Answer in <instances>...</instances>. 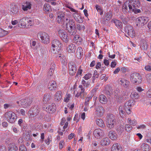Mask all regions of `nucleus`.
Instances as JSON below:
<instances>
[{
  "mask_svg": "<svg viewBox=\"0 0 151 151\" xmlns=\"http://www.w3.org/2000/svg\"><path fill=\"white\" fill-rule=\"evenodd\" d=\"M0 151H6V149L4 145H0Z\"/></svg>",
  "mask_w": 151,
  "mask_h": 151,
  "instance_id": "680f3d73",
  "label": "nucleus"
},
{
  "mask_svg": "<svg viewBox=\"0 0 151 151\" xmlns=\"http://www.w3.org/2000/svg\"><path fill=\"white\" fill-rule=\"evenodd\" d=\"M44 10L46 12H49L51 11V6L48 4H45L44 6Z\"/></svg>",
  "mask_w": 151,
  "mask_h": 151,
  "instance_id": "4c0bfd02",
  "label": "nucleus"
},
{
  "mask_svg": "<svg viewBox=\"0 0 151 151\" xmlns=\"http://www.w3.org/2000/svg\"><path fill=\"white\" fill-rule=\"evenodd\" d=\"M19 151H27V149L25 145H22L19 146Z\"/></svg>",
  "mask_w": 151,
  "mask_h": 151,
  "instance_id": "a18cd8bd",
  "label": "nucleus"
},
{
  "mask_svg": "<svg viewBox=\"0 0 151 151\" xmlns=\"http://www.w3.org/2000/svg\"><path fill=\"white\" fill-rule=\"evenodd\" d=\"M27 25L28 26H31L33 24V21L31 19L27 18Z\"/></svg>",
  "mask_w": 151,
  "mask_h": 151,
  "instance_id": "6e6d98bb",
  "label": "nucleus"
},
{
  "mask_svg": "<svg viewBox=\"0 0 151 151\" xmlns=\"http://www.w3.org/2000/svg\"><path fill=\"white\" fill-rule=\"evenodd\" d=\"M22 106L24 108L29 106L32 102L31 98H25L21 99Z\"/></svg>",
  "mask_w": 151,
  "mask_h": 151,
  "instance_id": "ddd939ff",
  "label": "nucleus"
},
{
  "mask_svg": "<svg viewBox=\"0 0 151 151\" xmlns=\"http://www.w3.org/2000/svg\"><path fill=\"white\" fill-rule=\"evenodd\" d=\"M125 31L128 35L132 37H133L135 35V32L132 27L128 26L125 28Z\"/></svg>",
  "mask_w": 151,
  "mask_h": 151,
  "instance_id": "f8f14e48",
  "label": "nucleus"
},
{
  "mask_svg": "<svg viewBox=\"0 0 151 151\" xmlns=\"http://www.w3.org/2000/svg\"><path fill=\"white\" fill-rule=\"evenodd\" d=\"M113 22L115 24L116 26L119 29H121L122 27V24L119 20L115 19L113 20Z\"/></svg>",
  "mask_w": 151,
  "mask_h": 151,
  "instance_id": "473e14b6",
  "label": "nucleus"
},
{
  "mask_svg": "<svg viewBox=\"0 0 151 151\" xmlns=\"http://www.w3.org/2000/svg\"><path fill=\"white\" fill-rule=\"evenodd\" d=\"M121 84L125 88L128 87L129 84V82L124 78L121 79L120 80Z\"/></svg>",
  "mask_w": 151,
  "mask_h": 151,
  "instance_id": "7c9ffc66",
  "label": "nucleus"
},
{
  "mask_svg": "<svg viewBox=\"0 0 151 151\" xmlns=\"http://www.w3.org/2000/svg\"><path fill=\"white\" fill-rule=\"evenodd\" d=\"M67 21H68L65 22V24L63 25V27L66 28V30L67 29V27H69L71 25H74L75 24L74 22L72 19H70L68 18Z\"/></svg>",
  "mask_w": 151,
  "mask_h": 151,
  "instance_id": "5701e85b",
  "label": "nucleus"
},
{
  "mask_svg": "<svg viewBox=\"0 0 151 151\" xmlns=\"http://www.w3.org/2000/svg\"><path fill=\"white\" fill-rule=\"evenodd\" d=\"M92 75L90 73L86 74L83 77V78L86 80H88L91 78Z\"/></svg>",
  "mask_w": 151,
  "mask_h": 151,
  "instance_id": "864d4df0",
  "label": "nucleus"
},
{
  "mask_svg": "<svg viewBox=\"0 0 151 151\" xmlns=\"http://www.w3.org/2000/svg\"><path fill=\"white\" fill-rule=\"evenodd\" d=\"M96 8L97 11L100 12V14L101 15H102L103 14V12L101 7L100 6L97 5L96 6Z\"/></svg>",
  "mask_w": 151,
  "mask_h": 151,
  "instance_id": "8fccbe9b",
  "label": "nucleus"
},
{
  "mask_svg": "<svg viewBox=\"0 0 151 151\" xmlns=\"http://www.w3.org/2000/svg\"><path fill=\"white\" fill-rule=\"evenodd\" d=\"M92 97L93 95L92 94L88 95L84 103L85 106L88 107L90 100L92 99Z\"/></svg>",
  "mask_w": 151,
  "mask_h": 151,
  "instance_id": "f704fd0d",
  "label": "nucleus"
},
{
  "mask_svg": "<svg viewBox=\"0 0 151 151\" xmlns=\"http://www.w3.org/2000/svg\"><path fill=\"white\" fill-rule=\"evenodd\" d=\"M64 142L63 140H61L59 143V147L60 149H62L64 145Z\"/></svg>",
  "mask_w": 151,
  "mask_h": 151,
  "instance_id": "5fc2aeb1",
  "label": "nucleus"
},
{
  "mask_svg": "<svg viewBox=\"0 0 151 151\" xmlns=\"http://www.w3.org/2000/svg\"><path fill=\"white\" fill-rule=\"evenodd\" d=\"M75 27V25H71L69 27H67V30L69 33L71 35H74L76 33V32L74 28Z\"/></svg>",
  "mask_w": 151,
  "mask_h": 151,
  "instance_id": "c85d7f7f",
  "label": "nucleus"
},
{
  "mask_svg": "<svg viewBox=\"0 0 151 151\" xmlns=\"http://www.w3.org/2000/svg\"><path fill=\"white\" fill-rule=\"evenodd\" d=\"M147 80L148 81H150L151 80V73H148L146 76Z\"/></svg>",
  "mask_w": 151,
  "mask_h": 151,
  "instance_id": "052dcab7",
  "label": "nucleus"
},
{
  "mask_svg": "<svg viewBox=\"0 0 151 151\" xmlns=\"http://www.w3.org/2000/svg\"><path fill=\"white\" fill-rule=\"evenodd\" d=\"M82 93L81 92H77L76 91H74V93L75 96L77 97H79Z\"/></svg>",
  "mask_w": 151,
  "mask_h": 151,
  "instance_id": "4d7b16f0",
  "label": "nucleus"
},
{
  "mask_svg": "<svg viewBox=\"0 0 151 151\" xmlns=\"http://www.w3.org/2000/svg\"><path fill=\"white\" fill-rule=\"evenodd\" d=\"M40 111V107L37 106H34L31 108L28 111V114L31 117H33L37 115Z\"/></svg>",
  "mask_w": 151,
  "mask_h": 151,
  "instance_id": "1a4fd4ad",
  "label": "nucleus"
},
{
  "mask_svg": "<svg viewBox=\"0 0 151 151\" xmlns=\"http://www.w3.org/2000/svg\"><path fill=\"white\" fill-rule=\"evenodd\" d=\"M51 44V51L53 53H56L61 50L62 44L59 40L55 39L52 41Z\"/></svg>",
  "mask_w": 151,
  "mask_h": 151,
  "instance_id": "f03ea898",
  "label": "nucleus"
},
{
  "mask_svg": "<svg viewBox=\"0 0 151 151\" xmlns=\"http://www.w3.org/2000/svg\"><path fill=\"white\" fill-rule=\"evenodd\" d=\"M69 72L71 76L74 75L77 70V68L76 64L73 62L71 61L69 63Z\"/></svg>",
  "mask_w": 151,
  "mask_h": 151,
  "instance_id": "9d476101",
  "label": "nucleus"
},
{
  "mask_svg": "<svg viewBox=\"0 0 151 151\" xmlns=\"http://www.w3.org/2000/svg\"><path fill=\"white\" fill-rule=\"evenodd\" d=\"M148 21V19L146 17H138L136 19L137 25L139 27L144 26Z\"/></svg>",
  "mask_w": 151,
  "mask_h": 151,
  "instance_id": "9b49d317",
  "label": "nucleus"
},
{
  "mask_svg": "<svg viewBox=\"0 0 151 151\" xmlns=\"http://www.w3.org/2000/svg\"><path fill=\"white\" fill-rule=\"evenodd\" d=\"M77 29L81 32L83 31L85 29V26L82 24H78L76 25Z\"/></svg>",
  "mask_w": 151,
  "mask_h": 151,
  "instance_id": "e433bc0d",
  "label": "nucleus"
},
{
  "mask_svg": "<svg viewBox=\"0 0 151 151\" xmlns=\"http://www.w3.org/2000/svg\"><path fill=\"white\" fill-rule=\"evenodd\" d=\"M100 144L103 146H105L109 145L110 143L109 139L107 137L103 139L100 142Z\"/></svg>",
  "mask_w": 151,
  "mask_h": 151,
  "instance_id": "b1692460",
  "label": "nucleus"
},
{
  "mask_svg": "<svg viewBox=\"0 0 151 151\" xmlns=\"http://www.w3.org/2000/svg\"><path fill=\"white\" fill-rule=\"evenodd\" d=\"M56 109L55 105L54 103H52L46 107V111L49 113H52L54 112Z\"/></svg>",
  "mask_w": 151,
  "mask_h": 151,
  "instance_id": "6ab92c4d",
  "label": "nucleus"
},
{
  "mask_svg": "<svg viewBox=\"0 0 151 151\" xmlns=\"http://www.w3.org/2000/svg\"><path fill=\"white\" fill-rule=\"evenodd\" d=\"M124 128L123 126H119L117 129V132L120 134L122 133L124 131Z\"/></svg>",
  "mask_w": 151,
  "mask_h": 151,
  "instance_id": "c03bdc74",
  "label": "nucleus"
},
{
  "mask_svg": "<svg viewBox=\"0 0 151 151\" xmlns=\"http://www.w3.org/2000/svg\"><path fill=\"white\" fill-rule=\"evenodd\" d=\"M78 37H79V35H76L74 37L73 39L75 43H77L78 42Z\"/></svg>",
  "mask_w": 151,
  "mask_h": 151,
  "instance_id": "13d9d810",
  "label": "nucleus"
},
{
  "mask_svg": "<svg viewBox=\"0 0 151 151\" xmlns=\"http://www.w3.org/2000/svg\"><path fill=\"white\" fill-rule=\"evenodd\" d=\"M82 72L83 70L81 69V67H80L78 68L77 72L76 77L78 76V75H80V76H81Z\"/></svg>",
  "mask_w": 151,
  "mask_h": 151,
  "instance_id": "3c124183",
  "label": "nucleus"
},
{
  "mask_svg": "<svg viewBox=\"0 0 151 151\" xmlns=\"http://www.w3.org/2000/svg\"><path fill=\"white\" fill-rule=\"evenodd\" d=\"M67 51L70 53H74L76 49L75 45L73 44L69 45L66 48Z\"/></svg>",
  "mask_w": 151,
  "mask_h": 151,
  "instance_id": "412c9836",
  "label": "nucleus"
},
{
  "mask_svg": "<svg viewBox=\"0 0 151 151\" xmlns=\"http://www.w3.org/2000/svg\"><path fill=\"white\" fill-rule=\"evenodd\" d=\"M4 117L8 122L11 123L14 122L17 116L15 113L12 111L6 112L4 114Z\"/></svg>",
  "mask_w": 151,
  "mask_h": 151,
  "instance_id": "7ed1b4c3",
  "label": "nucleus"
},
{
  "mask_svg": "<svg viewBox=\"0 0 151 151\" xmlns=\"http://www.w3.org/2000/svg\"><path fill=\"white\" fill-rule=\"evenodd\" d=\"M128 122L130 125L133 126H134L137 124V122L135 119L132 120L129 118L128 119Z\"/></svg>",
  "mask_w": 151,
  "mask_h": 151,
  "instance_id": "37998d69",
  "label": "nucleus"
},
{
  "mask_svg": "<svg viewBox=\"0 0 151 151\" xmlns=\"http://www.w3.org/2000/svg\"><path fill=\"white\" fill-rule=\"evenodd\" d=\"M107 117V125L108 127L111 129L114 127L115 123V116L113 114L108 115Z\"/></svg>",
  "mask_w": 151,
  "mask_h": 151,
  "instance_id": "423d86ee",
  "label": "nucleus"
},
{
  "mask_svg": "<svg viewBox=\"0 0 151 151\" xmlns=\"http://www.w3.org/2000/svg\"><path fill=\"white\" fill-rule=\"evenodd\" d=\"M8 148L9 151H17L18 150L17 147L14 143L9 145Z\"/></svg>",
  "mask_w": 151,
  "mask_h": 151,
  "instance_id": "bb28decb",
  "label": "nucleus"
},
{
  "mask_svg": "<svg viewBox=\"0 0 151 151\" xmlns=\"http://www.w3.org/2000/svg\"><path fill=\"white\" fill-rule=\"evenodd\" d=\"M132 128V127L129 124L126 125L125 126V129L127 132H128L131 130Z\"/></svg>",
  "mask_w": 151,
  "mask_h": 151,
  "instance_id": "603ef678",
  "label": "nucleus"
},
{
  "mask_svg": "<svg viewBox=\"0 0 151 151\" xmlns=\"http://www.w3.org/2000/svg\"><path fill=\"white\" fill-rule=\"evenodd\" d=\"M146 95L148 98H151V89H149L147 91Z\"/></svg>",
  "mask_w": 151,
  "mask_h": 151,
  "instance_id": "0e129e2a",
  "label": "nucleus"
},
{
  "mask_svg": "<svg viewBox=\"0 0 151 151\" xmlns=\"http://www.w3.org/2000/svg\"><path fill=\"white\" fill-rule=\"evenodd\" d=\"M146 127L145 125L142 124L139 125L137 127V129H143L145 128Z\"/></svg>",
  "mask_w": 151,
  "mask_h": 151,
  "instance_id": "338daca9",
  "label": "nucleus"
},
{
  "mask_svg": "<svg viewBox=\"0 0 151 151\" xmlns=\"http://www.w3.org/2000/svg\"><path fill=\"white\" fill-rule=\"evenodd\" d=\"M93 135L96 138H100L103 136L104 132L101 129H96L94 130Z\"/></svg>",
  "mask_w": 151,
  "mask_h": 151,
  "instance_id": "dca6fc26",
  "label": "nucleus"
},
{
  "mask_svg": "<svg viewBox=\"0 0 151 151\" xmlns=\"http://www.w3.org/2000/svg\"><path fill=\"white\" fill-rule=\"evenodd\" d=\"M68 18L65 17V14L63 13L60 12L58 13L56 21L58 24L63 26L65 24V22L68 21Z\"/></svg>",
  "mask_w": 151,
  "mask_h": 151,
  "instance_id": "39448f33",
  "label": "nucleus"
},
{
  "mask_svg": "<svg viewBox=\"0 0 151 151\" xmlns=\"http://www.w3.org/2000/svg\"><path fill=\"white\" fill-rule=\"evenodd\" d=\"M82 83L85 87H88L90 85V82L86 81L84 80H83L82 81Z\"/></svg>",
  "mask_w": 151,
  "mask_h": 151,
  "instance_id": "de8ad7c7",
  "label": "nucleus"
},
{
  "mask_svg": "<svg viewBox=\"0 0 151 151\" xmlns=\"http://www.w3.org/2000/svg\"><path fill=\"white\" fill-rule=\"evenodd\" d=\"M99 99L100 102L102 104H106L108 101L107 98L103 94L100 95L99 97Z\"/></svg>",
  "mask_w": 151,
  "mask_h": 151,
  "instance_id": "a878e982",
  "label": "nucleus"
},
{
  "mask_svg": "<svg viewBox=\"0 0 151 151\" xmlns=\"http://www.w3.org/2000/svg\"><path fill=\"white\" fill-rule=\"evenodd\" d=\"M141 47L143 48L144 49L147 48V45L145 41H144V43H143L141 45Z\"/></svg>",
  "mask_w": 151,
  "mask_h": 151,
  "instance_id": "69168bd1",
  "label": "nucleus"
},
{
  "mask_svg": "<svg viewBox=\"0 0 151 151\" xmlns=\"http://www.w3.org/2000/svg\"><path fill=\"white\" fill-rule=\"evenodd\" d=\"M76 54L78 56H79L78 58H81V57L82 56L83 54V51L82 48L81 47H78L76 51Z\"/></svg>",
  "mask_w": 151,
  "mask_h": 151,
  "instance_id": "c9c22d12",
  "label": "nucleus"
},
{
  "mask_svg": "<svg viewBox=\"0 0 151 151\" xmlns=\"http://www.w3.org/2000/svg\"><path fill=\"white\" fill-rule=\"evenodd\" d=\"M31 4L30 2H26L24 5L22 6V8L24 11H27L31 8Z\"/></svg>",
  "mask_w": 151,
  "mask_h": 151,
  "instance_id": "cd10ccee",
  "label": "nucleus"
},
{
  "mask_svg": "<svg viewBox=\"0 0 151 151\" xmlns=\"http://www.w3.org/2000/svg\"><path fill=\"white\" fill-rule=\"evenodd\" d=\"M6 34V32L2 29H0V37H3Z\"/></svg>",
  "mask_w": 151,
  "mask_h": 151,
  "instance_id": "09e8293b",
  "label": "nucleus"
},
{
  "mask_svg": "<svg viewBox=\"0 0 151 151\" xmlns=\"http://www.w3.org/2000/svg\"><path fill=\"white\" fill-rule=\"evenodd\" d=\"M55 68V66L53 65L52 66V65H51L50 68L48 73V75L51 76L53 75L54 73Z\"/></svg>",
  "mask_w": 151,
  "mask_h": 151,
  "instance_id": "a19ab883",
  "label": "nucleus"
},
{
  "mask_svg": "<svg viewBox=\"0 0 151 151\" xmlns=\"http://www.w3.org/2000/svg\"><path fill=\"white\" fill-rule=\"evenodd\" d=\"M142 150L143 151H149L150 150V147L147 144L144 143L140 146Z\"/></svg>",
  "mask_w": 151,
  "mask_h": 151,
  "instance_id": "72a5a7b5",
  "label": "nucleus"
},
{
  "mask_svg": "<svg viewBox=\"0 0 151 151\" xmlns=\"http://www.w3.org/2000/svg\"><path fill=\"white\" fill-rule=\"evenodd\" d=\"M71 95L70 94H66L65 97L64 98V101L66 102H68L70 100Z\"/></svg>",
  "mask_w": 151,
  "mask_h": 151,
  "instance_id": "49530a36",
  "label": "nucleus"
},
{
  "mask_svg": "<svg viewBox=\"0 0 151 151\" xmlns=\"http://www.w3.org/2000/svg\"><path fill=\"white\" fill-rule=\"evenodd\" d=\"M51 96L49 93H46L44 95L43 101L44 103L47 102L51 99Z\"/></svg>",
  "mask_w": 151,
  "mask_h": 151,
  "instance_id": "2f4dec72",
  "label": "nucleus"
},
{
  "mask_svg": "<svg viewBox=\"0 0 151 151\" xmlns=\"http://www.w3.org/2000/svg\"><path fill=\"white\" fill-rule=\"evenodd\" d=\"M96 123L99 127H104V123L103 120L100 119H98L96 120Z\"/></svg>",
  "mask_w": 151,
  "mask_h": 151,
  "instance_id": "58836bf2",
  "label": "nucleus"
},
{
  "mask_svg": "<svg viewBox=\"0 0 151 151\" xmlns=\"http://www.w3.org/2000/svg\"><path fill=\"white\" fill-rule=\"evenodd\" d=\"M130 79L134 83H139L142 81L141 75L137 73H133L131 74L130 76Z\"/></svg>",
  "mask_w": 151,
  "mask_h": 151,
  "instance_id": "0eeeda50",
  "label": "nucleus"
},
{
  "mask_svg": "<svg viewBox=\"0 0 151 151\" xmlns=\"http://www.w3.org/2000/svg\"><path fill=\"white\" fill-rule=\"evenodd\" d=\"M126 108L123 105H121L119 108V111L120 115L122 117L124 116Z\"/></svg>",
  "mask_w": 151,
  "mask_h": 151,
  "instance_id": "393cba45",
  "label": "nucleus"
},
{
  "mask_svg": "<svg viewBox=\"0 0 151 151\" xmlns=\"http://www.w3.org/2000/svg\"><path fill=\"white\" fill-rule=\"evenodd\" d=\"M38 38H40L42 42L44 44H47L49 42L50 37L48 34L45 32H40L37 35Z\"/></svg>",
  "mask_w": 151,
  "mask_h": 151,
  "instance_id": "20e7f679",
  "label": "nucleus"
},
{
  "mask_svg": "<svg viewBox=\"0 0 151 151\" xmlns=\"http://www.w3.org/2000/svg\"><path fill=\"white\" fill-rule=\"evenodd\" d=\"M140 5L139 0H130L126 1L123 4L122 11L124 14L134 12L135 14L141 12L137 8Z\"/></svg>",
  "mask_w": 151,
  "mask_h": 151,
  "instance_id": "f257e3e1",
  "label": "nucleus"
},
{
  "mask_svg": "<svg viewBox=\"0 0 151 151\" xmlns=\"http://www.w3.org/2000/svg\"><path fill=\"white\" fill-rule=\"evenodd\" d=\"M109 138L112 140H116L117 138V135L114 131H110L108 133Z\"/></svg>",
  "mask_w": 151,
  "mask_h": 151,
  "instance_id": "4be33fe9",
  "label": "nucleus"
},
{
  "mask_svg": "<svg viewBox=\"0 0 151 151\" xmlns=\"http://www.w3.org/2000/svg\"><path fill=\"white\" fill-rule=\"evenodd\" d=\"M58 34L61 39L65 43L68 42L69 38L67 33L63 29H60L58 31Z\"/></svg>",
  "mask_w": 151,
  "mask_h": 151,
  "instance_id": "6e6552de",
  "label": "nucleus"
},
{
  "mask_svg": "<svg viewBox=\"0 0 151 151\" xmlns=\"http://www.w3.org/2000/svg\"><path fill=\"white\" fill-rule=\"evenodd\" d=\"M72 16L77 22H78L80 21L79 19L81 18V17L78 14V13H73Z\"/></svg>",
  "mask_w": 151,
  "mask_h": 151,
  "instance_id": "79ce46f5",
  "label": "nucleus"
},
{
  "mask_svg": "<svg viewBox=\"0 0 151 151\" xmlns=\"http://www.w3.org/2000/svg\"><path fill=\"white\" fill-rule=\"evenodd\" d=\"M122 150V146L118 143L114 144L111 147V151H121Z\"/></svg>",
  "mask_w": 151,
  "mask_h": 151,
  "instance_id": "aec40b11",
  "label": "nucleus"
},
{
  "mask_svg": "<svg viewBox=\"0 0 151 151\" xmlns=\"http://www.w3.org/2000/svg\"><path fill=\"white\" fill-rule=\"evenodd\" d=\"M28 22L27 18L24 17L20 20L18 26L20 28H24L26 27Z\"/></svg>",
  "mask_w": 151,
  "mask_h": 151,
  "instance_id": "f3484780",
  "label": "nucleus"
},
{
  "mask_svg": "<svg viewBox=\"0 0 151 151\" xmlns=\"http://www.w3.org/2000/svg\"><path fill=\"white\" fill-rule=\"evenodd\" d=\"M125 107L126 108L125 111L128 114H130L131 113V111L130 109L131 108L127 107V106Z\"/></svg>",
  "mask_w": 151,
  "mask_h": 151,
  "instance_id": "e2e57ef3",
  "label": "nucleus"
},
{
  "mask_svg": "<svg viewBox=\"0 0 151 151\" xmlns=\"http://www.w3.org/2000/svg\"><path fill=\"white\" fill-rule=\"evenodd\" d=\"M135 101L133 100H130L125 103L124 104L125 107H131L132 106H134L135 103Z\"/></svg>",
  "mask_w": 151,
  "mask_h": 151,
  "instance_id": "c756f323",
  "label": "nucleus"
},
{
  "mask_svg": "<svg viewBox=\"0 0 151 151\" xmlns=\"http://www.w3.org/2000/svg\"><path fill=\"white\" fill-rule=\"evenodd\" d=\"M60 60L62 63H64L66 62L65 57V56H62L60 58Z\"/></svg>",
  "mask_w": 151,
  "mask_h": 151,
  "instance_id": "774afa93",
  "label": "nucleus"
},
{
  "mask_svg": "<svg viewBox=\"0 0 151 151\" xmlns=\"http://www.w3.org/2000/svg\"><path fill=\"white\" fill-rule=\"evenodd\" d=\"M145 69L147 71H151V66L148 65H146Z\"/></svg>",
  "mask_w": 151,
  "mask_h": 151,
  "instance_id": "bf43d9fd",
  "label": "nucleus"
},
{
  "mask_svg": "<svg viewBox=\"0 0 151 151\" xmlns=\"http://www.w3.org/2000/svg\"><path fill=\"white\" fill-rule=\"evenodd\" d=\"M95 110V114L97 116L100 117L103 115L104 109L102 106H98L96 107Z\"/></svg>",
  "mask_w": 151,
  "mask_h": 151,
  "instance_id": "4468645a",
  "label": "nucleus"
},
{
  "mask_svg": "<svg viewBox=\"0 0 151 151\" xmlns=\"http://www.w3.org/2000/svg\"><path fill=\"white\" fill-rule=\"evenodd\" d=\"M130 97L133 99H138L139 98V96L136 92H133L130 95Z\"/></svg>",
  "mask_w": 151,
  "mask_h": 151,
  "instance_id": "ea45409f",
  "label": "nucleus"
},
{
  "mask_svg": "<svg viewBox=\"0 0 151 151\" xmlns=\"http://www.w3.org/2000/svg\"><path fill=\"white\" fill-rule=\"evenodd\" d=\"M58 86L56 82L53 81L49 82L48 85V89L51 91H54L58 88Z\"/></svg>",
  "mask_w": 151,
  "mask_h": 151,
  "instance_id": "2eb2a0df",
  "label": "nucleus"
},
{
  "mask_svg": "<svg viewBox=\"0 0 151 151\" xmlns=\"http://www.w3.org/2000/svg\"><path fill=\"white\" fill-rule=\"evenodd\" d=\"M62 98V94L61 91H57L54 95V99L56 101H60Z\"/></svg>",
  "mask_w": 151,
  "mask_h": 151,
  "instance_id": "a211bd4d",
  "label": "nucleus"
}]
</instances>
